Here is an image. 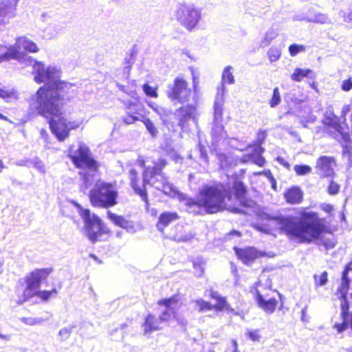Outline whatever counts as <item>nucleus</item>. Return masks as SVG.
I'll return each mask as SVG.
<instances>
[{
    "mask_svg": "<svg viewBox=\"0 0 352 352\" xmlns=\"http://www.w3.org/2000/svg\"><path fill=\"white\" fill-rule=\"evenodd\" d=\"M19 0H3L2 3L6 6V13L5 16H14L16 5Z\"/></svg>",
    "mask_w": 352,
    "mask_h": 352,
    "instance_id": "35",
    "label": "nucleus"
},
{
    "mask_svg": "<svg viewBox=\"0 0 352 352\" xmlns=\"http://www.w3.org/2000/svg\"><path fill=\"white\" fill-rule=\"evenodd\" d=\"M312 71L309 69L296 68L292 74L291 78L293 80L300 82L303 78L307 77Z\"/></svg>",
    "mask_w": 352,
    "mask_h": 352,
    "instance_id": "32",
    "label": "nucleus"
},
{
    "mask_svg": "<svg viewBox=\"0 0 352 352\" xmlns=\"http://www.w3.org/2000/svg\"><path fill=\"white\" fill-rule=\"evenodd\" d=\"M128 110V113H131L133 115H140L138 112V105L132 101H126L123 102Z\"/></svg>",
    "mask_w": 352,
    "mask_h": 352,
    "instance_id": "44",
    "label": "nucleus"
},
{
    "mask_svg": "<svg viewBox=\"0 0 352 352\" xmlns=\"http://www.w3.org/2000/svg\"><path fill=\"white\" fill-rule=\"evenodd\" d=\"M51 269H38L33 271L25 278L26 287H17L16 293L18 296L17 302L22 304L34 296H38L44 300H47L53 294H56V289L52 291H38L41 283L51 273Z\"/></svg>",
    "mask_w": 352,
    "mask_h": 352,
    "instance_id": "5",
    "label": "nucleus"
},
{
    "mask_svg": "<svg viewBox=\"0 0 352 352\" xmlns=\"http://www.w3.org/2000/svg\"><path fill=\"white\" fill-rule=\"evenodd\" d=\"M128 114L129 115L126 117L123 118L124 122L128 124H132L137 120H142L138 116L133 115L131 113Z\"/></svg>",
    "mask_w": 352,
    "mask_h": 352,
    "instance_id": "55",
    "label": "nucleus"
},
{
    "mask_svg": "<svg viewBox=\"0 0 352 352\" xmlns=\"http://www.w3.org/2000/svg\"><path fill=\"white\" fill-rule=\"evenodd\" d=\"M324 210L328 212H330L333 210V206L327 204L325 206V207H324Z\"/></svg>",
    "mask_w": 352,
    "mask_h": 352,
    "instance_id": "64",
    "label": "nucleus"
},
{
    "mask_svg": "<svg viewBox=\"0 0 352 352\" xmlns=\"http://www.w3.org/2000/svg\"><path fill=\"white\" fill-rule=\"evenodd\" d=\"M89 195L91 204L95 207L109 208L118 203L116 186L111 183L98 181Z\"/></svg>",
    "mask_w": 352,
    "mask_h": 352,
    "instance_id": "7",
    "label": "nucleus"
},
{
    "mask_svg": "<svg viewBox=\"0 0 352 352\" xmlns=\"http://www.w3.org/2000/svg\"><path fill=\"white\" fill-rule=\"evenodd\" d=\"M281 55L280 50L277 47H272L267 52V56L270 62L278 60Z\"/></svg>",
    "mask_w": 352,
    "mask_h": 352,
    "instance_id": "37",
    "label": "nucleus"
},
{
    "mask_svg": "<svg viewBox=\"0 0 352 352\" xmlns=\"http://www.w3.org/2000/svg\"><path fill=\"white\" fill-rule=\"evenodd\" d=\"M116 86H117V87H118L121 91H123V92H124V93H126V94H129V95H131V93H130V92H129V91H128V89H127V88H126V86L122 85H121V84H120V83H119V82H116Z\"/></svg>",
    "mask_w": 352,
    "mask_h": 352,
    "instance_id": "59",
    "label": "nucleus"
},
{
    "mask_svg": "<svg viewBox=\"0 0 352 352\" xmlns=\"http://www.w3.org/2000/svg\"><path fill=\"white\" fill-rule=\"evenodd\" d=\"M107 217L115 225L125 229L127 232L134 231L133 223L126 219L124 217L121 215H117L111 211H108Z\"/></svg>",
    "mask_w": 352,
    "mask_h": 352,
    "instance_id": "21",
    "label": "nucleus"
},
{
    "mask_svg": "<svg viewBox=\"0 0 352 352\" xmlns=\"http://www.w3.org/2000/svg\"><path fill=\"white\" fill-rule=\"evenodd\" d=\"M192 155L195 156L196 159L198 160V162L200 164L208 163V156L207 154V150L205 146L201 145L200 143L197 146V147L194 150L192 154H190V157L192 158Z\"/></svg>",
    "mask_w": 352,
    "mask_h": 352,
    "instance_id": "28",
    "label": "nucleus"
},
{
    "mask_svg": "<svg viewBox=\"0 0 352 352\" xmlns=\"http://www.w3.org/2000/svg\"><path fill=\"white\" fill-rule=\"evenodd\" d=\"M350 271H351V267L350 265H347L342 273V282L336 293L338 298L341 300V317L342 319L341 323H336L333 326L338 333H342L348 327L352 329V316L349 314V307L350 305L352 306V293L350 296L346 295L349 287L348 274Z\"/></svg>",
    "mask_w": 352,
    "mask_h": 352,
    "instance_id": "6",
    "label": "nucleus"
},
{
    "mask_svg": "<svg viewBox=\"0 0 352 352\" xmlns=\"http://www.w3.org/2000/svg\"><path fill=\"white\" fill-rule=\"evenodd\" d=\"M21 321L23 322L25 324L28 325H35V324H40L42 322H44V319L41 318H34V317H28V318H21Z\"/></svg>",
    "mask_w": 352,
    "mask_h": 352,
    "instance_id": "41",
    "label": "nucleus"
},
{
    "mask_svg": "<svg viewBox=\"0 0 352 352\" xmlns=\"http://www.w3.org/2000/svg\"><path fill=\"white\" fill-rule=\"evenodd\" d=\"M69 156L78 168H85L91 171L97 169L96 161L91 157L89 148L83 143H80L76 151L73 153L71 151Z\"/></svg>",
    "mask_w": 352,
    "mask_h": 352,
    "instance_id": "12",
    "label": "nucleus"
},
{
    "mask_svg": "<svg viewBox=\"0 0 352 352\" xmlns=\"http://www.w3.org/2000/svg\"><path fill=\"white\" fill-rule=\"evenodd\" d=\"M269 175H270V182L272 184V186L274 189L276 188V182H275V179L272 176V174L271 173H269Z\"/></svg>",
    "mask_w": 352,
    "mask_h": 352,
    "instance_id": "63",
    "label": "nucleus"
},
{
    "mask_svg": "<svg viewBox=\"0 0 352 352\" xmlns=\"http://www.w3.org/2000/svg\"><path fill=\"white\" fill-rule=\"evenodd\" d=\"M178 218L177 213L163 212L159 217V221L157 224V228L159 231L163 232L164 228L173 221Z\"/></svg>",
    "mask_w": 352,
    "mask_h": 352,
    "instance_id": "25",
    "label": "nucleus"
},
{
    "mask_svg": "<svg viewBox=\"0 0 352 352\" xmlns=\"http://www.w3.org/2000/svg\"><path fill=\"white\" fill-rule=\"evenodd\" d=\"M30 164H33V166L41 173L44 174L45 173V168L43 162L38 159L32 160Z\"/></svg>",
    "mask_w": 352,
    "mask_h": 352,
    "instance_id": "50",
    "label": "nucleus"
},
{
    "mask_svg": "<svg viewBox=\"0 0 352 352\" xmlns=\"http://www.w3.org/2000/svg\"><path fill=\"white\" fill-rule=\"evenodd\" d=\"M226 91V89L223 85L222 87H218L217 96L213 105V122H222L223 121V106L224 103L223 96Z\"/></svg>",
    "mask_w": 352,
    "mask_h": 352,
    "instance_id": "17",
    "label": "nucleus"
},
{
    "mask_svg": "<svg viewBox=\"0 0 352 352\" xmlns=\"http://www.w3.org/2000/svg\"><path fill=\"white\" fill-rule=\"evenodd\" d=\"M303 193L302 190L296 186L289 189L285 193V197L287 201L292 204H299L302 199Z\"/></svg>",
    "mask_w": 352,
    "mask_h": 352,
    "instance_id": "24",
    "label": "nucleus"
},
{
    "mask_svg": "<svg viewBox=\"0 0 352 352\" xmlns=\"http://www.w3.org/2000/svg\"><path fill=\"white\" fill-rule=\"evenodd\" d=\"M175 16L182 26L192 30L200 21L201 13L194 4L179 3L177 6Z\"/></svg>",
    "mask_w": 352,
    "mask_h": 352,
    "instance_id": "9",
    "label": "nucleus"
},
{
    "mask_svg": "<svg viewBox=\"0 0 352 352\" xmlns=\"http://www.w3.org/2000/svg\"><path fill=\"white\" fill-rule=\"evenodd\" d=\"M196 108L193 105H185L175 111V116L178 121V125L184 127L190 120H195Z\"/></svg>",
    "mask_w": 352,
    "mask_h": 352,
    "instance_id": "16",
    "label": "nucleus"
},
{
    "mask_svg": "<svg viewBox=\"0 0 352 352\" xmlns=\"http://www.w3.org/2000/svg\"><path fill=\"white\" fill-rule=\"evenodd\" d=\"M162 322H164L160 320V317L155 318V316L148 314L145 319L144 323L142 324L144 333L146 334L162 329L161 324Z\"/></svg>",
    "mask_w": 352,
    "mask_h": 352,
    "instance_id": "23",
    "label": "nucleus"
},
{
    "mask_svg": "<svg viewBox=\"0 0 352 352\" xmlns=\"http://www.w3.org/2000/svg\"><path fill=\"white\" fill-rule=\"evenodd\" d=\"M294 170L295 171L296 174L298 176H303L308 175L311 173L312 168L311 166L308 165H298L296 164L294 166Z\"/></svg>",
    "mask_w": 352,
    "mask_h": 352,
    "instance_id": "36",
    "label": "nucleus"
},
{
    "mask_svg": "<svg viewBox=\"0 0 352 352\" xmlns=\"http://www.w3.org/2000/svg\"><path fill=\"white\" fill-rule=\"evenodd\" d=\"M168 98L174 103H184L190 100L191 90L187 82L182 77L175 78L173 83L168 86L166 90Z\"/></svg>",
    "mask_w": 352,
    "mask_h": 352,
    "instance_id": "11",
    "label": "nucleus"
},
{
    "mask_svg": "<svg viewBox=\"0 0 352 352\" xmlns=\"http://www.w3.org/2000/svg\"><path fill=\"white\" fill-rule=\"evenodd\" d=\"M143 122L149 133L153 137H155L158 133V131L155 126L154 125L153 122L148 118L145 119L144 120H143Z\"/></svg>",
    "mask_w": 352,
    "mask_h": 352,
    "instance_id": "43",
    "label": "nucleus"
},
{
    "mask_svg": "<svg viewBox=\"0 0 352 352\" xmlns=\"http://www.w3.org/2000/svg\"><path fill=\"white\" fill-rule=\"evenodd\" d=\"M256 300L258 307L268 314L274 311L278 303L274 298H267L261 295L258 291L256 292Z\"/></svg>",
    "mask_w": 352,
    "mask_h": 352,
    "instance_id": "18",
    "label": "nucleus"
},
{
    "mask_svg": "<svg viewBox=\"0 0 352 352\" xmlns=\"http://www.w3.org/2000/svg\"><path fill=\"white\" fill-rule=\"evenodd\" d=\"M224 134V126L222 122H212V128L211 131L212 140L215 142H218L221 138H223Z\"/></svg>",
    "mask_w": 352,
    "mask_h": 352,
    "instance_id": "30",
    "label": "nucleus"
},
{
    "mask_svg": "<svg viewBox=\"0 0 352 352\" xmlns=\"http://www.w3.org/2000/svg\"><path fill=\"white\" fill-rule=\"evenodd\" d=\"M195 308L199 312H204L213 309V305L210 302L204 300L203 299H199L193 301Z\"/></svg>",
    "mask_w": 352,
    "mask_h": 352,
    "instance_id": "33",
    "label": "nucleus"
},
{
    "mask_svg": "<svg viewBox=\"0 0 352 352\" xmlns=\"http://www.w3.org/2000/svg\"><path fill=\"white\" fill-rule=\"evenodd\" d=\"M210 297L212 298L217 300L218 299L221 298L222 296H220L218 292H214V291H211L210 292Z\"/></svg>",
    "mask_w": 352,
    "mask_h": 352,
    "instance_id": "60",
    "label": "nucleus"
},
{
    "mask_svg": "<svg viewBox=\"0 0 352 352\" xmlns=\"http://www.w3.org/2000/svg\"><path fill=\"white\" fill-rule=\"evenodd\" d=\"M76 206L84 221L85 234L93 243L100 240L103 234H109L110 230L98 216L91 214L89 210L82 208L79 204H76Z\"/></svg>",
    "mask_w": 352,
    "mask_h": 352,
    "instance_id": "8",
    "label": "nucleus"
},
{
    "mask_svg": "<svg viewBox=\"0 0 352 352\" xmlns=\"http://www.w3.org/2000/svg\"><path fill=\"white\" fill-rule=\"evenodd\" d=\"M226 310L227 311H228V312H230V313H232V314H234V315H239L236 311H235V310H234L233 308H232V307L229 305V304L228 305V307L226 308Z\"/></svg>",
    "mask_w": 352,
    "mask_h": 352,
    "instance_id": "62",
    "label": "nucleus"
},
{
    "mask_svg": "<svg viewBox=\"0 0 352 352\" xmlns=\"http://www.w3.org/2000/svg\"><path fill=\"white\" fill-rule=\"evenodd\" d=\"M351 111V107L350 106V103L349 104H345L343 106L342 109V116L343 117H346V114Z\"/></svg>",
    "mask_w": 352,
    "mask_h": 352,
    "instance_id": "57",
    "label": "nucleus"
},
{
    "mask_svg": "<svg viewBox=\"0 0 352 352\" xmlns=\"http://www.w3.org/2000/svg\"><path fill=\"white\" fill-rule=\"evenodd\" d=\"M30 161L21 160L16 162V164L19 166H30Z\"/></svg>",
    "mask_w": 352,
    "mask_h": 352,
    "instance_id": "58",
    "label": "nucleus"
},
{
    "mask_svg": "<svg viewBox=\"0 0 352 352\" xmlns=\"http://www.w3.org/2000/svg\"><path fill=\"white\" fill-rule=\"evenodd\" d=\"M276 223L287 235L296 236L302 242L317 239L325 229L318 213L312 211L301 212L299 222L295 217L289 216L277 218Z\"/></svg>",
    "mask_w": 352,
    "mask_h": 352,
    "instance_id": "2",
    "label": "nucleus"
},
{
    "mask_svg": "<svg viewBox=\"0 0 352 352\" xmlns=\"http://www.w3.org/2000/svg\"><path fill=\"white\" fill-rule=\"evenodd\" d=\"M157 304L163 307V309L161 311L160 316L161 320L168 322L175 320L178 324L183 326L187 324V320L177 314L179 306L178 300L175 296L162 299L158 301Z\"/></svg>",
    "mask_w": 352,
    "mask_h": 352,
    "instance_id": "10",
    "label": "nucleus"
},
{
    "mask_svg": "<svg viewBox=\"0 0 352 352\" xmlns=\"http://www.w3.org/2000/svg\"><path fill=\"white\" fill-rule=\"evenodd\" d=\"M276 34L273 31H268L265 33L263 39L261 42V47H265L270 45L271 41L276 37Z\"/></svg>",
    "mask_w": 352,
    "mask_h": 352,
    "instance_id": "42",
    "label": "nucleus"
},
{
    "mask_svg": "<svg viewBox=\"0 0 352 352\" xmlns=\"http://www.w3.org/2000/svg\"><path fill=\"white\" fill-rule=\"evenodd\" d=\"M280 102V96L278 87H275L273 90L272 98L270 101V106L274 107Z\"/></svg>",
    "mask_w": 352,
    "mask_h": 352,
    "instance_id": "48",
    "label": "nucleus"
},
{
    "mask_svg": "<svg viewBox=\"0 0 352 352\" xmlns=\"http://www.w3.org/2000/svg\"><path fill=\"white\" fill-rule=\"evenodd\" d=\"M234 250L239 258L247 265L252 263L258 256V252L254 248L241 249L234 247Z\"/></svg>",
    "mask_w": 352,
    "mask_h": 352,
    "instance_id": "19",
    "label": "nucleus"
},
{
    "mask_svg": "<svg viewBox=\"0 0 352 352\" xmlns=\"http://www.w3.org/2000/svg\"><path fill=\"white\" fill-rule=\"evenodd\" d=\"M218 160L222 169H227L232 164V159L225 154H219Z\"/></svg>",
    "mask_w": 352,
    "mask_h": 352,
    "instance_id": "38",
    "label": "nucleus"
},
{
    "mask_svg": "<svg viewBox=\"0 0 352 352\" xmlns=\"http://www.w3.org/2000/svg\"><path fill=\"white\" fill-rule=\"evenodd\" d=\"M334 160L329 156H320L316 161V172L321 177H330L334 171Z\"/></svg>",
    "mask_w": 352,
    "mask_h": 352,
    "instance_id": "15",
    "label": "nucleus"
},
{
    "mask_svg": "<svg viewBox=\"0 0 352 352\" xmlns=\"http://www.w3.org/2000/svg\"><path fill=\"white\" fill-rule=\"evenodd\" d=\"M0 98L6 102H10L19 98L17 91L10 87L3 86L0 87Z\"/></svg>",
    "mask_w": 352,
    "mask_h": 352,
    "instance_id": "27",
    "label": "nucleus"
},
{
    "mask_svg": "<svg viewBox=\"0 0 352 352\" xmlns=\"http://www.w3.org/2000/svg\"><path fill=\"white\" fill-rule=\"evenodd\" d=\"M231 66H227L224 68L223 73H222V77H221V84L219 87H222V85L225 87V83H228L230 85L234 83V78L231 72L232 69Z\"/></svg>",
    "mask_w": 352,
    "mask_h": 352,
    "instance_id": "31",
    "label": "nucleus"
},
{
    "mask_svg": "<svg viewBox=\"0 0 352 352\" xmlns=\"http://www.w3.org/2000/svg\"><path fill=\"white\" fill-rule=\"evenodd\" d=\"M10 51L11 46L8 49H6L5 47L0 45V63L11 58L12 59V56L10 54Z\"/></svg>",
    "mask_w": 352,
    "mask_h": 352,
    "instance_id": "45",
    "label": "nucleus"
},
{
    "mask_svg": "<svg viewBox=\"0 0 352 352\" xmlns=\"http://www.w3.org/2000/svg\"><path fill=\"white\" fill-rule=\"evenodd\" d=\"M342 89L345 91H349L352 89V80L351 78L342 82Z\"/></svg>",
    "mask_w": 352,
    "mask_h": 352,
    "instance_id": "56",
    "label": "nucleus"
},
{
    "mask_svg": "<svg viewBox=\"0 0 352 352\" xmlns=\"http://www.w3.org/2000/svg\"><path fill=\"white\" fill-rule=\"evenodd\" d=\"M247 335L250 339L252 341H259L261 338V336L259 334V331L257 329L255 330H247Z\"/></svg>",
    "mask_w": 352,
    "mask_h": 352,
    "instance_id": "53",
    "label": "nucleus"
},
{
    "mask_svg": "<svg viewBox=\"0 0 352 352\" xmlns=\"http://www.w3.org/2000/svg\"><path fill=\"white\" fill-rule=\"evenodd\" d=\"M228 305V303L227 302L226 298L222 296L217 300V303L213 305V309L217 311H223V309H226Z\"/></svg>",
    "mask_w": 352,
    "mask_h": 352,
    "instance_id": "49",
    "label": "nucleus"
},
{
    "mask_svg": "<svg viewBox=\"0 0 352 352\" xmlns=\"http://www.w3.org/2000/svg\"><path fill=\"white\" fill-rule=\"evenodd\" d=\"M166 166V162L160 160L159 163H154L153 166L145 167L143 172V182L155 186L164 176L162 169Z\"/></svg>",
    "mask_w": 352,
    "mask_h": 352,
    "instance_id": "14",
    "label": "nucleus"
},
{
    "mask_svg": "<svg viewBox=\"0 0 352 352\" xmlns=\"http://www.w3.org/2000/svg\"><path fill=\"white\" fill-rule=\"evenodd\" d=\"M6 13V6H4L3 3L0 5V25L6 24L8 22L9 19L12 16H5Z\"/></svg>",
    "mask_w": 352,
    "mask_h": 352,
    "instance_id": "51",
    "label": "nucleus"
},
{
    "mask_svg": "<svg viewBox=\"0 0 352 352\" xmlns=\"http://www.w3.org/2000/svg\"><path fill=\"white\" fill-rule=\"evenodd\" d=\"M142 89L147 96L153 98H157L158 96L157 89L150 86L147 83L143 85Z\"/></svg>",
    "mask_w": 352,
    "mask_h": 352,
    "instance_id": "47",
    "label": "nucleus"
},
{
    "mask_svg": "<svg viewBox=\"0 0 352 352\" xmlns=\"http://www.w3.org/2000/svg\"><path fill=\"white\" fill-rule=\"evenodd\" d=\"M264 148L260 145L255 146L251 153L245 155L243 157L245 162H252L259 166H263L265 162L264 157L262 156Z\"/></svg>",
    "mask_w": 352,
    "mask_h": 352,
    "instance_id": "20",
    "label": "nucleus"
},
{
    "mask_svg": "<svg viewBox=\"0 0 352 352\" xmlns=\"http://www.w3.org/2000/svg\"><path fill=\"white\" fill-rule=\"evenodd\" d=\"M152 109L157 113L159 114L161 117L162 116V111H164L163 109L162 108H158L157 107H155L153 105H151V104H149Z\"/></svg>",
    "mask_w": 352,
    "mask_h": 352,
    "instance_id": "61",
    "label": "nucleus"
},
{
    "mask_svg": "<svg viewBox=\"0 0 352 352\" xmlns=\"http://www.w3.org/2000/svg\"><path fill=\"white\" fill-rule=\"evenodd\" d=\"M233 188L234 190V193H235L236 197L241 202H242V199H243V197L246 193V190H245V186L243 185V184L241 182H236L234 184Z\"/></svg>",
    "mask_w": 352,
    "mask_h": 352,
    "instance_id": "34",
    "label": "nucleus"
},
{
    "mask_svg": "<svg viewBox=\"0 0 352 352\" xmlns=\"http://www.w3.org/2000/svg\"><path fill=\"white\" fill-rule=\"evenodd\" d=\"M38 51V48L35 43L26 37H19L16 39L15 44L11 46L10 54L12 56V59L26 65L34 63L33 73L36 82H45V85L57 82L60 77V72L58 69L52 66L45 68L42 63L33 60L31 56L25 54V52H36Z\"/></svg>",
    "mask_w": 352,
    "mask_h": 352,
    "instance_id": "3",
    "label": "nucleus"
},
{
    "mask_svg": "<svg viewBox=\"0 0 352 352\" xmlns=\"http://www.w3.org/2000/svg\"><path fill=\"white\" fill-rule=\"evenodd\" d=\"M340 186L331 181L329 186H328V192L330 195H336L339 192Z\"/></svg>",
    "mask_w": 352,
    "mask_h": 352,
    "instance_id": "54",
    "label": "nucleus"
},
{
    "mask_svg": "<svg viewBox=\"0 0 352 352\" xmlns=\"http://www.w3.org/2000/svg\"><path fill=\"white\" fill-rule=\"evenodd\" d=\"M322 123L324 124V133L330 135L338 142L343 140L346 142L349 140V135L344 131V128L340 125L338 118L333 113L325 115Z\"/></svg>",
    "mask_w": 352,
    "mask_h": 352,
    "instance_id": "13",
    "label": "nucleus"
},
{
    "mask_svg": "<svg viewBox=\"0 0 352 352\" xmlns=\"http://www.w3.org/2000/svg\"><path fill=\"white\" fill-rule=\"evenodd\" d=\"M68 87V83L60 80L55 83L45 85L32 95L29 100L30 108L33 112L50 118L51 131L60 141H63L69 135V123L61 116L65 104L61 92Z\"/></svg>",
    "mask_w": 352,
    "mask_h": 352,
    "instance_id": "1",
    "label": "nucleus"
},
{
    "mask_svg": "<svg viewBox=\"0 0 352 352\" xmlns=\"http://www.w3.org/2000/svg\"><path fill=\"white\" fill-rule=\"evenodd\" d=\"M94 176L87 173L83 175V182L81 184L82 190L85 192V190L88 189V188L93 184L94 182Z\"/></svg>",
    "mask_w": 352,
    "mask_h": 352,
    "instance_id": "39",
    "label": "nucleus"
},
{
    "mask_svg": "<svg viewBox=\"0 0 352 352\" xmlns=\"http://www.w3.org/2000/svg\"><path fill=\"white\" fill-rule=\"evenodd\" d=\"M73 328H74V326H70L68 327H65V328L61 329L58 331V336L59 337V340L61 342L67 340L71 335Z\"/></svg>",
    "mask_w": 352,
    "mask_h": 352,
    "instance_id": "40",
    "label": "nucleus"
},
{
    "mask_svg": "<svg viewBox=\"0 0 352 352\" xmlns=\"http://www.w3.org/2000/svg\"><path fill=\"white\" fill-rule=\"evenodd\" d=\"M129 177L131 180V186L135 192L136 194L139 195L140 197L144 200L146 204H148L147 195L144 188V185L140 186L138 184V173L134 168H131L129 170Z\"/></svg>",
    "mask_w": 352,
    "mask_h": 352,
    "instance_id": "22",
    "label": "nucleus"
},
{
    "mask_svg": "<svg viewBox=\"0 0 352 352\" xmlns=\"http://www.w3.org/2000/svg\"><path fill=\"white\" fill-rule=\"evenodd\" d=\"M228 195L223 186H206L200 190L197 198L185 195H181L179 197L188 212L199 214L204 212L212 214L224 210L225 199Z\"/></svg>",
    "mask_w": 352,
    "mask_h": 352,
    "instance_id": "4",
    "label": "nucleus"
},
{
    "mask_svg": "<svg viewBox=\"0 0 352 352\" xmlns=\"http://www.w3.org/2000/svg\"><path fill=\"white\" fill-rule=\"evenodd\" d=\"M295 18L299 21L306 20L309 22H314L321 24L331 23L330 19L326 14L322 13H316L314 15H309L307 16H299L296 15Z\"/></svg>",
    "mask_w": 352,
    "mask_h": 352,
    "instance_id": "26",
    "label": "nucleus"
},
{
    "mask_svg": "<svg viewBox=\"0 0 352 352\" xmlns=\"http://www.w3.org/2000/svg\"><path fill=\"white\" fill-rule=\"evenodd\" d=\"M315 284L316 286H323L327 283V272H323L322 274L318 276L315 274L314 276Z\"/></svg>",
    "mask_w": 352,
    "mask_h": 352,
    "instance_id": "46",
    "label": "nucleus"
},
{
    "mask_svg": "<svg viewBox=\"0 0 352 352\" xmlns=\"http://www.w3.org/2000/svg\"><path fill=\"white\" fill-rule=\"evenodd\" d=\"M305 49L303 45H299L297 44H292L289 47V52L291 56H296L300 51Z\"/></svg>",
    "mask_w": 352,
    "mask_h": 352,
    "instance_id": "52",
    "label": "nucleus"
},
{
    "mask_svg": "<svg viewBox=\"0 0 352 352\" xmlns=\"http://www.w3.org/2000/svg\"><path fill=\"white\" fill-rule=\"evenodd\" d=\"M158 190H161L164 194L169 196H174L176 193L173 185L166 181L164 176L161 178L158 183L154 186Z\"/></svg>",
    "mask_w": 352,
    "mask_h": 352,
    "instance_id": "29",
    "label": "nucleus"
}]
</instances>
